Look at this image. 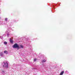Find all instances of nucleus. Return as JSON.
<instances>
[{
    "instance_id": "obj_1",
    "label": "nucleus",
    "mask_w": 75,
    "mask_h": 75,
    "mask_svg": "<svg viewBox=\"0 0 75 75\" xmlns=\"http://www.w3.org/2000/svg\"><path fill=\"white\" fill-rule=\"evenodd\" d=\"M13 47L14 48H17L18 50V49L20 48V47H19V46H18V45L17 43L13 45Z\"/></svg>"
},
{
    "instance_id": "obj_2",
    "label": "nucleus",
    "mask_w": 75,
    "mask_h": 75,
    "mask_svg": "<svg viewBox=\"0 0 75 75\" xmlns=\"http://www.w3.org/2000/svg\"><path fill=\"white\" fill-rule=\"evenodd\" d=\"M4 62V64L3 65L4 67L8 68V63H7V62Z\"/></svg>"
},
{
    "instance_id": "obj_3",
    "label": "nucleus",
    "mask_w": 75,
    "mask_h": 75,
    "mask_svg": "<svg viewBox=\"0 0 75 75\" xmlns=\"http://www.w3.org/2000/svg\"><path fill=\"white\" fill-rule=\"evenodd\" d=\"M64 71H62L60 74V75H62L63 74H64Z\"/></svg>"
},
{
    "instance_id": "obj_4",
    "label": "nucleus",
    "mask_w": 75,
    "mask_h": 75,
    "mask_svg": "<svg viewBox=\"0 0 75 75\" xmlns=\"http://www.w3.org/2000/svg\"><path fill=\"white\" fill-rule=\"evenodd\" d=\"M10 41L11 43H13V41L11 39V38L10 39Z\"/></svg>"
},
{
    "instance_id": "obj_5",
    "label": "nucleus",
    "mask_w": 75,
    "mask_h": 75,
    "mask_svg": "<svg viewBox=\"0 0 75 75\" xmlns=\"http://www.w3.org/2000/svg\"><path fill=\"white\" fill-rule=\"evenodd\" d=\"M4 53L5 54H7V53H8V52H7V51H4Z\"/></svg>"
},
{
    "instance_id": "obj_6",
    "label": "nucleus",
    "mask_w": 75,
    "mask_h": 75,
    "mask_svg": "<svg viewBox=\"0 0 75 75\" xmlns=\"http://www.w3.org/2000/svg\"><path fill=\"white\" fill-rule=\"evenodd\" d=\"M46 61V60H45V59L42 60V62H45Z\"/></svg>"
},
{
    "instance_id": "obj_7",
    "label": "nucleus",
    "mask_w": 75,
    "mask_h": 75,
    "mask_svg": "<svg viewBox=\"0 0 75 75\" xmlns=\"http://www.w3.org/2000/svg\"><path fill=\"white\" fill-rule=\"evenodd\" d=\"M4 44H5V45H6L7 44V42H4Z\"/></svg>"
},
{
    "instance_id": "obj_8",
    "label": "nucleus",
    "mask_w": 75,
    "mask_h": 75,
    "mask_svg": "<svg viewBox=\"0 0 75 75\" xmlns=\"http://www.w3.org/2000/svg\"><path fill=\"white\" fill-rule=\"evenodd\" d=\"M20 47H21V48H23V45H20Z\"/></svg>"
},
{
    "instance_id": "obj_9",
    "label": "nucleus",
    "mask_w": 75,
    "mask_h": 75,
    "mask_svg": "<svg viewBox=\"0 0 75 75\" xmlns=\"http://www.w3.org/2000/svg\"><path fill=\"white\" fill-rule=\"evenodd\" d=\"M37 60V59H34V61L35 62V61H36V60Z\"/></svg>"
},
{
    "instance_id": "obj_10",
    "label": "nucleus",
    "mask_w": 75,
    "mask_h": 75,
    "mask_svg": "<svg viewBox=\"0 0 75 75\" xmlns=\"http://www.w3.org/2000/svg\"><path fill=\"white\" fill-rule=\"evenodd\" d=\"M5 20L6 21H7V18H6Z\"/></svg>"
},
{
    "instance_id": "obj_11",
    "label": "nucleus",
    "mask_w": 75,
    "mask_h": 75,
    "mask_svg": "<svg viewBox=\"0 0 75 75\" xmlns=\"http://www.w3.org/2000/svg\"><path fill=\"white\" fill-rule=\"evenodd\" d=\"M0 38H1V39H2V38H3V37L1 36H0Z\"/></svg>"
},
{
    "instance_id": "obj_12",
    "label": "nucleus",
    "mask_w": 75,
    "mask_h": 75,
    "mask_svg": "<svg viewBox=\"0 0 75 75\" xmlns=\"http://www.w3.org/2000/svg\"><path fill=\"white\" fill-rule=\"evenodd\" d=\"M7 35H8V36L9 35V34H8Z\"/></svg>"
},
{
    "instance_id": "obj_13",
    "label": "nucleus",
    "mask_w": 75,
    "mask_h": 75,
    "mask_svg": "<svg viewBox=\"0 0 75 75\" xmlns=\"http://www.w3.org/2000/svg\"><path fill=\"white\" fill-rule=\"evenodd\" d=\"M1 56H2V55H2L1 54Z\"/></svg>"
}]
</instances>
